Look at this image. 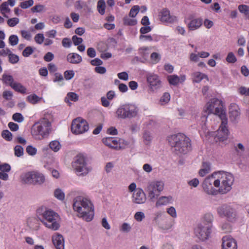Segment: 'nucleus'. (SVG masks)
<instances>
[{
  "label": "nucleus",
  "mask_w": 249,
  "mask_h": 249,
  "mask_svg": "<svg viewBox=\"0 0 249 249\" xmlns=\"http://www.w3.org/2000/svg\"><path fill=\"white\" fill-rule=\"evenodd\" d=\"M40 98L36 94H34L30 95L27 97V100L32 104H36L37 103Z\"/></svg>",
  "instance_id": "nucleus-45"
},
{
  "label": "nucleus",
  "mask_w": 249,
  "mask_h": 249,
  "mask_svg": "<svg viewBox=\"0 0 249 249\" xmlns=\"http://www.w3.org/2000/svg\"><path fill=\"white\" fill-rule=\"evenodd\" d=\"M34 51L33 48L31 47H26L24 50L22 52V55L25 57H28L30 55H31Z\"/></svg>",
  "instance_id": "nucleus-62"
},
{
  "label": "nucleus",
  "mask_w": 249,
  "mask_h": 249,
  "mask_svg": "<svg viewBox=\"0 0 249 249\" xmlns=\"http://www.w3.org/2000/svg\"><path fill=\"white\" fill-rule=\"evenodd\" d=\"M214 178V187L218 188L217 191L221 194L230 192L233 185L234 178L233 175L228 172L218 171L213 173Z\"/></svg>",
  "instance_id": "nucleus-4"
},
{
  "label": "nucleus",
  "mask_w": 249,
  "mask_h": 249,
  "mask_svg": "<svg viewBox=\"0 0 249 249\" xmlns=\"http://www.w3.org/2000/svg\"><path fill=\"white\" fill-rule=\"evenodd\" d=\"M154 221L161 229L168 230L173 226V221L164 213L158 212L155 213Z\"/></svg>",
  "instance_id": "nucleus-9"
},
{
  "label": "nucleus",
  "mask_w": 249,
  "mask_h": 249,
  "mask_svg": "<svg viewBox=\"0 0 249 249\" xmlns=\"http://www.w3.org/2000/svg\"><path fill=\"white\" fill-rule=\"evenodd\" d=\"M139 108L134 104H127L119 107L116 111V116L119 119H132L138 116Z\"/></svg>",
  "instance_id": "nucleus-7"
},
{
  "label": "nucleus",
  "mask_w": 249,
  "mask_h": 249,
  "mask_svg": "<svg viewBox=\"0 0 249 249\" xmlns=\"http://www.w3.org/2000/svg\"><path fill=\"white\" fill-rule=\"evenodd\" d=\"M64 75L65 78L66 80H69L73 77L74 75V72L72 70L66 71H65Z\"/></svg>",
  "instance_id": "nucleus-59"
},
{
  "label": "nucleus",
  "mask_w": 249,
  "mask_h": 249,
  "mask_svg": "<svg viewBox=\"0 0 249 249\" xmlns=\"http://www.w3.org/2000/svg\"><path fill=\"white\" fill-rule=\"evenodd\" d=\"M140 10V7L138 5L134 6L130 10L129 12V16L134 18L136 16Z\"/></svg>",
  "instance_id": "nucleus-50"
},
{
  "label": "nucleus",
  "mask_w": 249,
  "mask_h": 249,
  "mask_svg": "<svg viewBox=\"0 0 249 249\" xmlns=\"http://www.w3.org/2000/svg\"><path fill=\"white\" fill-rule=\"evenodd\" d=\"M227 119L221 121L220 126L216 132L214 138L216 142H223L227 140L229 134V132L227 126Z\"/></svg>",
  "instance_id": "nucleus-14"
},
{
  "label": "nucleus",
  "mask_w": 249,
  "mask_h": 249,
  "mask_svg": "<svg viewBox=\"0 0 249 249\" xmlns=\"http://www.w3.org/2000/svg\"><path fill=\"white\" fill-rule=\"evenodd\" d=\"M11 87L17 91L23 93L26 92V89L19 83L15 82Z\"/></svg>",
  "instance_id": "nucleus-36"
},
{
  "label": "nucleus",
  "mask_w": 249,
  "mask_h": 249,
  "mask_svg": "<svg viewBox=\"0 0 249 249\" xmlns=\"http://www.w3.org/2000/svg\"><path fill=\"white\" fill-rule=\"evenodd\" d=\"M144 218V213L142 212H138L134 215L135 219L138 222L142 221Z\"/></svg>",
  "instance_id": "nucleus-56"
},
{
  "label": "nucleus",
  "mask_w": 249,
  "mask_h": 249,
  "mask_svg": "<svg viewBox=\"0 0 249 249\" xmlns=\"http://www.w3.org/2000/svg\"><path fill=\"white\" fill-rule=\"evenodd\" d=\"M52 241L56 249H64V239L62 235L55 234L53 236Z\"/></svg>",
  "instance_id": "nucleus-22"
},
{
  "label": "nucleus",
  "mask_w": 249,
  "mask_h": 249,
  "mask_svg": "<svg viewBox=\"0 0 249 249\" xmlns=\"http://www.w3.org/2000/svg\"><path fill=\"white\" fill-rule=\"evenodd\" d=\"M49 147L53 151L57 152L60 149L61 145L58 141L54 140L50 142Z\"/></svg>",
  "instance_id": "nucleus-34"
},
{
  "label": "nucleus",
  "mask_w": 249,
  "mask_h": 249,
  "mask_svg": "<svg viewBox=\"0 0 249 249\" xmlns=\"http://www.w3.org/2000/svg\"><path fill=\"white\" fill-rule=\"evenodd\" d=\"M36 216L39 221L48 229L53 231H57L59 229L60 216L53 210L41 206L37 209Z\"/></svg>",
  "instance_id": "nucleus-2"
},
{
  "label": "nucleus",
  "mask_w": 249,
  "mask_h": 249,
  "mask_svg": "<svg viewBox=\"0 0 249 249\" xmlns=\"http://www.w3.org/2000/svg\"><path fill=\"white\" fill-rule=\"evenodd\" d=\"M31 10L33 12H41L45 10V6L43 5L38 4L36 5Z\"/></svg>",
  "instance_id": "nucleus-57"
},
{
  "label": "nucleus",
  "mask_w": 249,
  "mask_h": 249,
  "mask_svg": "<svg viewBox=\"0 0 249 249\" xmlns=\"http://www.w3.org/2000/svg\"><path fill=\"white\" fill-rule=\"evenodd\" d=\"M238 8L240 12L243 14L245 16L249 13V6L247 5H240Z\"/></svg>",
  "instance_id": "nucleus-41"
},
{
  "label": "nucleus",
  "mask_w": 249,
  "mask_h": 249,
  "mask_svg": "<svg viewBox=\"0 0 249 249\" xmlns=\"http://www.w3.org/2000/svg\"><path fill=\"white\" fill-rule=\"evenodd\" d=\"M203 24V20L201 18H192L187 24L189 31H195L198 29Z\"/></svg>",
  "instance_id": "nucleus-23"
},
{
  "label": "nucleus",
  "mask_w": 249,
  "mask_h": 249,
  "mask_svg": "<svg viewBox=\"0 0 249 249\" xmlns=\"http://www.w3.org/2000/svg\"><path fill=\"white\" fill-rule=\"evenodd\" d=\"M19 20L17 18H13L8 19L7 24L10 27H14L19 23Z\"/></svg>",
  "instance_id": "nucleus-54"
},
{
  "label": "nucleus",
  "mask_w": 249,
  "mask_h": 249,
  "mask_svg": "<svg viewBox=\"0 0 249 249\" xmlns=\"http://www.w3.org/2000/svg\"><path fill=\"white\" fill-rule=\"evenodd\" d=\"M35 41L39 44H42L44 40V36L42 34H37L35 36Z\"/></svg>",
  "instance_id": "nucleus-58"
},
{
  "label": "nucleus",
  "mask_w": 249,
  "mask_h": 249,
  "mask_svg": "<svg viewBox=\"0 0 249 249\" xmlns=\"http://www.w3.org/2000/svg\"><path fill=\"white\" fill-rule=\"evenodd\" d=\"M172 197L171 196H161L159 198L156 203V207L162 205H166L171 202Z\"/></svg>",
  "instance_id": "nucleus-27"
},
{
  "label": "nucleus",
  "mask_w": 249,
  "mask_h": 249,
  "mask_svg": "<svg viewBox=\"0 0 249 249\" xmlns=\"http://www.w3.org/2000/svg\"><path fill=\"white\" fill-rule=\"evenodd\" d=\"M164 183L161 181L154 180L148 183L145 189L149 198L153 199L157 198L164 188Z\"/></svg>",
  "instance_id": "nucleus-8"
},
{
  "label": "nucleus",
  "mask_w": 249,
  "mask_h": 249,
  "mask_svg": "<svg viewBox=\"0 0 249 249\" xmlns=\"http://www.w3.org/2000/svg\"><path fill=\"white\" fill-rule=\"evenodd\" d=\"M142 138L143 142L146 145H149L153 138L150 133L148 131L144 132Z\"/></svg>",
  "instance_id": "nucleus-39"
},
{
  "label": "nucleus",
  "mask_w": 249,
  "mask_h": 249,
  "mask_svg": "<svg viewBox=\"0 0 249 249\" xmlns=\"http://www.w3.org/2000/svg\"><path fill=\"white\" fill-rule=\"evenodd\" d=\"M226 60L229 63H235L236 61V58L234 55L233 53L232 52L229 53L227 55L226 58Z\"/></svg>",
  "instance_id": "nucleus-60"
},
{
  "label": "nucleus",
  "mask_w": 249,
  "mask_h": 249,
  "mask_svg": "<svg viewBox=\"0 0 249 249\" xmlns=\"http://www.w3.org/2000/svg\"><path fill=\"white\" fill-rule=\"evenodd\" d=\"M15 155L20 157L23 154V148L20 145H16L14 148Z\"/></svg>",
  "instance_id": "nucleus-46"
},
{
  "label": "nucleus",
  "mask_w": 249,
  "mask_h": 249,
  "mask_svg": "<svg viewBox=\"0 0 249 249\" xmlns=\"http://www.w3.org/2000/svg\"><path fill=\"white\" fill-rule=\"evenodd\" d=\"M3 82L10 87L15 82L13 76L9 74H3L2 76Z\"/></svg>",
  "instance_id": "nucleus-33"
},
{
  "label": "nucleus",
  "mask_w": 249,
  "mask_h": 249,
  "mask_svg": "<svg viewBox=\"0 0 249 249\" xmlns=\"http://www.w3.org/2000/svg\"><path fill=\"white\" fill-rule=\"evenodd\" d=\"M161 59V55L160 53L154 52L150 55V60L152 64H155L158 63Z\"/></svg>",
  "instance_id": "nucleus-38"
},
{
  "label": "nucleus",
  "mask_w": 249,
  "mask_h": 249,
  "mask_svg": "<svg viewBox=\"0 0 249 249\" xmlns=\"http://www.w3.org/2000/svg\"><path fill=\"white\" fill-rule=\"evenodd\" d=\"M50 114H45L32 126L31 134L36 140H41L47 138L52 131V125Z\"/></svg>",
  "instance_id": "nucleus-3"
},
{
  "label": "nucleus",
  "mask_w": 249,
  "mask_h": 249,
  "mask_svg": "<svg viewBox=\"0 0 249 249\" xmlns=\"http://www.w3.org/2000/svg\"><path fill=\"white\" fill-rule=\"evenodd\" d=\"M168 140L174 152L177 155L186 154L191 149L190 139L183 134L172 135L169 138Z\"/></svg>",
  "instance_id": "nucleus-5"
},
{
  "label": "nucleus",
  "mask_w": 249,
  "mask_h": 249,
  "mask_svg": "<svg viewBox=\"0 0 249 249\" xmlns=\"http://www.w3.org/2000/svg\"><path fill=\"white\" fill-rule=\"evenodd\" d=\"M11 170V167L9 164L7 163H4L0 165V171L1 172H8Z\"/></svg>",
  "instance_id": "nucleus-63"
},
{
  "label": "nucleus",
  "mask_w": 249,
  "mask_h": 249,
  "mask_svg": "<svg viewBox=\"0 0 249 249\" xmlns=\"http://www.w3.org/2000/svg\"><path fill=\"white\" fill-rule=\"evenodd\" d=\"M34 4L33 0H28L22 2L20 4V6L23 9H27L32 6Z\"/></svg>",
  "instance_id": "nucleus-52"
},
{
  "label": "nucleus",
  "mask_w": 249,
  "mask_h": 249,
  "mask_svg": "<svg viewBox=\"0 0 249 249\" xmlns=\"http://www.w3.org/2000/svg\"><path fill=\"white\" fill-rule=\"evenodd\" d=\"M1 136L4 139L7 141H11L12 139V135L8 130H3L2 132Z\"/></svg>",
  "instance_id": "nucleus-53"
},
{
  "label": "nucleus",
  "mask_w": 249,
  "mask_h": 249,
  "mask_svg": "<svg viewBox=\"0 0 249 249\" xmlns=\"http://www.w3.org/2000/svg\"><path fill=\"white\" fill-rule=\"evenodd\" d=\"M146 80L149 89L152 92L157 90L161 87V81L156 74L148 73L146 75Z\"/></svg>",
  "instance_id": "nucleus-15"
},
{
  "label": "nucleus",
  "mask_w": 249,
  "mask_h": 249,
  "mask_svg": "<svg viewBox=\"0 0 249 249\" xmlns=\"http://www.w3.org/2000/svg\"><path fill=\"white\" fill-rule=\"evenodd\" d=\"M213 214L210 213H206L202 218L201 221L199 224L200 225H204L205 226H207V227L213 229Z\"/></svg>",
  "instance_id": "nucleus-24"
},
{
  "label": "nucleus",
  "mask_w": 249,
  "mask_h": 249,
  "mask_svg": "<svg viewBox=\"0 0 249 249\" xmlns=\"http://www.w3.org/2000/svg\"><path fill=\"white\" fill-rule=\"evenodd\" d=\"M20 33L22 37L27 40H30L31 39L32 36L29 32L25 30H21Z\"/></svg>",
  "instance_id": "nucleus-64"
},
{
  "label": "nucleus",
  "mask_w": 249,
  "mask_h": 249,
  "mask_svg": "<svg viewBox=\"0 0 249 249\" xmlns=\"http://www.w3.org/2000/svg\"><path fill=\"white\" fill-rule=\"evenodd\" d=\"M12 119L16 122L21 123L24 120V117L21 114L19 113H16L13 115Z\"/></svg>",
  "instance_id": "nucleus-55"
},
{
  "label": "nucleus",
  "mask_w": 249,
  "mask_h": 249,
  "mask_svg": "<svg viewBox=\"0 0 249 249\" xmlns=\"http://www.w3.org/2000/svg\"><path fill=\"white\" fill-rule=\"evenodd\" d=\"M73 208L77 216L87 222L91 221L94 216V208L90 200L82 196L73 199Z\"/></svg>",
  "instance_id": "nucleus-1"
},
{
  "label": "nucleus",
  "mask_w": 249,
  "mask_h": 249,
  "mask_svg": "<svg viewBox=\"0 0 249 249\" xmlns=\"http://www.w3.org/2000/svg\"><path fill=\"white\" fill-rule=\"evenodd\" d=\"M33 173L34 171L22 173L20 176L21 181L26 184L33 183Z\"/></svg>",
  "instance_id": "nucleus-25"
},
{
  "label": "nucleus",
  "mask_w": 249,
  "mask_h": 249,
  "mask_svg": "<svg viewBox=\"0 0 249 249\" xmlns=\"http://www.w3.org/2000/svg\"><path fill=\"white\" fill-rule=\"evenodd\" d=\"M28 225L30 228L34 230H37L40 227L38 220L35 218H30L28 220Z\"/></svg>",
  "instance_id": "nucleus-31"
},
{
  "label": "nucleus",
  "mask_w": 249,
  "mask_h": 249,
  "mask_svg": "<svg viewBox=\"0 0 249 249\" xmlns=\"http://www.w3.org/2000/svg\"><path fill=\"white\" fill-rule=\"evenodd\" d=\"M54 196L59 200H63L65 198L64 192L60 189H56L54 192Z\"/></svg>",
  "instance_id": "nucleus-43"
},
{
  "label": "nucleus",
  "mask_w": 249,
  "mask_h": 249,
  "mask_svg": "<svg viewBox=\"0 0 249 249\" xmlns=\"http://www.w3.org/2000/svg\"><path fill=\"white\" fill-rule=\"evenodd\" d=\"M9 43L12 46H15L18 44V38L16 35H11L9 38Z\"/></svg>",
  "instance_id": "nucleus-49"
},
{
  "label": "nucleus",
  "mask_w": 249,
  "mask_h": 249,
  "mask_svg": "<svg viewBox=\"0 0 249 249\" xmlns=\"http://www.w3.org/2000/svg\"><path fill=\"white\" fill-rule=\"evenodd\" d=\"M229 115L230 120L236 122L239 119L240 110L238 106L235 103H231L229 108Z\"/></svg>",
  "instance_id": "nucleus-18"
},
{
  "label": "nucleus",
  "mask_w": 249,
  "mask_h": 249,
  "mask_svg": "<svg viewBox=\"0 0 249 249\" xmlns=\"http://www.w3.org/2000/svg\"><path fill=\"white\" fill-rule=\"evenodd\" d=\"M223 249H237L236 242L229 236H224L222 238Z\"/></svg>",
  "instance_id": "nucleus-20"
},
{
  "label": "nucleus",
  "mask_w": 249,
  "mask_h": 249,
  "mask_svg": "<svg viewBox=\"0 0 249 249\" xmlns=\"http://www.w3.org/2000/svg\"><path fill=\"white\" fill-rule=\"evenodd\" d=\"M214 178L213 174L206 178L202 183V186L204 191L208 195H215L217 193L216 190L214 188Z\"/></svg>",
  "instance_id": "nucleus-16"
},
{
  "label": "nucleus",
  "mask_w": 249,
  "mask_h": 249,
  "mask_svg": "<svg viewBox=\"0 0 249 249\" xmlns=\"http://www.w3.org/2000/svg\"><path fill=\"white\" fill-rule=\"evenodd\" d=\"M73 169L79 175H86L89 171L87 166L85 158L81 155L76 156L72 163Z\"/></svg>",
  "instance_id": "nucleus-10"
},
{
  "label": "nucleus",
  "mask_w": 249,
  "mask_h": 249,
  "mask_svg": "<svg viewBox=\"0 0 249 249\" xmlns=\"http://www.w3.org/2000/svg\"><path fill=\"white\" fill-rule=\"evenodd\" d=\"M160 20L162 22L173 24L178 21L176 16L172 15L167 8L162 9L158 15Z\"/></svg>",
  "instance_id": "nucleus-17"
},
{
  "label": "nucleus",
  "mask_w": 249,
  "mask_h": 249,
  "mask_svg": "<svg viewBox=\"0 0 249 249\" xmlns=\"http://www.w3.org/2000/svg\"><path fill=\"white\" fill-rule=\"evenodd\" d=\"M170 100V95L169 93L165 92L163 94L160 99V103L161 105H164L168 103Z\"/></svg>",
  "instance_id": "nucleus-42"
},
{
  "label": "nucleus",
  "mask_w": 249,
  "mask_h": 249,
  "mask_svg": "<svg viewBox=\"0 0 249 249\" xmlns=\"http://www.w3.org/2000/svg\"><path fill=\"white\" fill-rule=\"evenodd\" d=\"M199 183V181L196 178H193V179H191V180H189L188 182V185L191 188H192V187H194V188L196 187L198 185Z\"/></svg>",
  "instance_id": "nucleus-61"
},
{
  "label": "nucleus",
  "mask_w": 249,
  "mask_h": 249,
  "mask_svg": "<svg viewBox=\"0 0 249 249\" xmlns=\"http://www.w3.org/2000/svg\"><path fill=\"white\" fill-rule=\"evenodd\" d=\"M0 11L4 17L8 18V17L6 15V13H8L10 12V9L8 7V3L7 2H3L0 5Z\"/></svg>",
  "instance_id": "nucleus-35"
},
{
  "label": "nucleus",
  "mask_w": 249,
  "mask_h": 249,
  "mask_svg": "<svg viewBox=\"0 0 249 249\" xmlns=\"http://www.w3.org/2000/svg\"><path fill=\"white\" fill-rule=\"evenodd\" d=\"M97 10L101 15L105 13L106 3L104 0H99L97 2Z\"/></svg>",
  "instance_id": "nucleus-37"
},
{
  "label": "nucleus",
  "mask_w": 249,
  "mask_h": 249,
  "mask_svg": "<svg viewBox=\"0 0 249 249\" xmlns=\"http://www.w3.org/2000/svg\"><path fill=\"white\" fill-rule=\"evenodd\" d=\"M131 226L129 224L124 222L120 227L119 230L122 232L128 233L131 231Z\"/></svg>",
  "instance_id": "nucleus-40"
},
{
  "label": "nucleus",
  "mask_w": 249,
  "mask_h": 249,
  "mask_svg": "<svg viewBox=\"0 0 249 249\" xmlns=\"http://www.w3.org/2000/svg\"><path fill=\"white\" fill-rule=\"evenodd\" d=\"M103 143L107 146L111 148L119 150L121 149L119 140L112 137H107L103 139Z\"/></svg>",
  "instance_id": "nucleus-21"
},
{
  "label": "nucleus",
  "mask_w": 249,
  "mask_h": 249,
  "mask_svg": "<svg viewBox=\"0 0 249 249\" xmlns=\"http://www.w3.org/2000/svg\"><path fill=\"white\" fill-rule=\"evenodd\" d=\"M192 76L193 82L199 83L204 78L208 80V76L206 74L199 71L194 72Z\"/></svg>",
  "instance_id": "nucleus-29"
},
{
  "label": "nucleus",
  "mask_w": 249,
  "mask_h": 249,
  "mask_svg": "<svg viewBox=\"0 0 249 249\" xmlns=\"http://www.w3.org/2000/svg\"><path fill=\"white\" fill-rule=\"evenodd\" d=\"M213 229L198 224L194 229L195 236L200 241L204 242L211 238Z\"/></svg>",
  "instance_id": "nucleus-11"
},
{
  "label": "nucleus",
  "mask_w": 249,
  "mask_h": 249,
  "mask_svg": "<svg viewBox=\"0 0 249 249\" xmlns=\"http://www.w3.org/2000/svg\"><path fill=\"white\" fill-rule=\"evenodd\" d=\"M82 60V57L75 53H70L67 55L68 61L72 64H79Z\"/></svg>",
  "instance_id": "nucleus-26"
},
{
  "label": "nucleus",
  "mask_w": 249,
  "mask_h": 249,
  "mask_svg": "<svg viewBox=\"0 0 249 249\" xmlns=\"http://www.w3.org/2000/svg\"><path fill=\"white\" fill-rule=\"evenodd\" d=\"M78 95L75 93L72 92H69L65 99V101L69 103V105L70 106L71 103L69 102L70 100H71L73 102H76L78 101Z\"/></svg>",
  "instance_id": "nucleus-32"
},
{
  "label": "nucleus",
  "mask_w": 249,
  "mask_h": 249,
  "mask_svg": "<svg viewBox=\"0 0 249 249\" xmlns=\"http://www.w3.org/2000/svg\"><path fill=\"white\" fill-rule=\"evenodd\" d=\"M89 128L88 123L80 118L74 119L72 122L71 130L73 133L75 134L83 133L87 131Z\"/></svg>",
  "instance_id": "nucleus-13"
},
{
  "label": "nucleus",
  "mask_w": 249,
  "mask_h": 249,
  "mask_svg": "<svg viewBox=\"0 0 249 249\" xmlns=\"http://www.w3.org/2000/svg\"><path fill=\"white\" fill-rule=\"evenodd\" d=\"M211 171V165L210 163L204 162L202 167L199 171V175L201 177H204Z\"/></svg>",
  "instance_id": "nucleus-28"
},
{
  "label": "nucleus",
  "mask_w": 249,
  "mask_h": 249,
  "mask_svg": "<svg viewBox=\"0 0 249 249\" xmlns=\"http://www.w3.org/2000/svg\"><path fill=\"white\" fill-rule=\"evenodd\" d=\"M26 151L29 155L32 156H35L37 153L36 148L32 145H28L26 147Z\"/></svg>",
  "instance_id": "nucleus-48"
},
{
  "label": "nucleus",
  "mask_w": 249,
  "mask_h": 249,
  "mask_svg": "<svg viewBox=\"0 0 249 249\" xmlns=\"http://www.w3.org/2000/svg\"><path fill=\"white\" fill-rule=\"evenodd\" d=\"M168 80L170 84L176 85L179 82V78L176 75H170L168 77Z\"/></svg>",
  "instance_id": "nucleus-47"
},
{
  "label": "nucleus",
  "mask_w": 249,
  "mask_h": 249,
  "mask_svg": "<svg viewBox=\"0 0 249 249\" xmlns=\"http://www.w3.org/2000/svg\"><path fill=\"white\" fill-rule=\"evenodd\" d=\"M9 62L12 64L17 63L19 61V57L18 55L13 54L11 52L8 56Z\"/></svg>",
  "instance_id": "nucleus-51"
},
{
  "label": "nucleus",
  "mask_w": 249,
  "mask_h": 249,
  "mask_svg": "<svg viewBox=\"0 0 249 249\" xmlns=\"http://www.w3.org/2000/svg\"><path fill=\"white\" fill-rule=\"evenodd\" d=\"M217 212L219 216L226 217L230 221H233L236 219V211L228 205L225 204L218 207Z\"/></svg>",
  "instance_id": "nucleus-12"
},
{
  "label": "nucleus",
  "mask_w": 249,
  "mask_h": 249,
  "mask_svg": "<svg viewBox=\"0 0 249 249\" xmlns=\"http://www.w3.org/2000/svg\"><path fill=\"white\" fill-rule=\"evenodd\" d=\"M137 20L135 19H132L128 17L124 18V23L126 25H135L137 24Z\"/></svg>",
  "instance_id": "nucleus-44"
},
{
  "label": "nucleus",
  "mask_w": 249,
  "mask_h": 249,
  "mask_svg": "<svg viewBox=\"0 0 249 249\" xmlns=\"http://www.w3.org/2000/svg\"><path fill=\"white\" fill-rule=\"evenodd\" d=\"M205 108L206 111L208 112V114L212 113L218 116L221 121L227 119L223 103L217 98L211 99L206 104Z\"/></svg>",
  "instance_id": "nucleus-6"
},
{
  "label": "nucleus",
  "mask_w": 249,
  "mask_h": 249,
  "mask_svg": "<svg viewBox=\"0 0 249 249\" xmlns=\"http://www.w3.org/2000/svg\"><path fill=\"white\" fill-rule=\"evenodd\" d=\"M132 199L134 203L138 204H142L145 202L146 197L142 189L138 188L133 193Z\"/></svg>",
  "instance_id": "nucleus-19"
},
{
  "label": "nucleus",
  "mask_w": 249,
  "mask_h": 249,
  "mask_svg": "<svg viewBox=\"0 0 249 249\" xmlns=\"http://www.w3.org/2000/svg\"><path fill=\"white\" fill-rule=\"evenodd\" d=\"M33 180V183L41 184L44 182L45 178L42 174L34 171Z\"/></svg>",
  "instance_id": "nucleus-30"
}]
</instances>
